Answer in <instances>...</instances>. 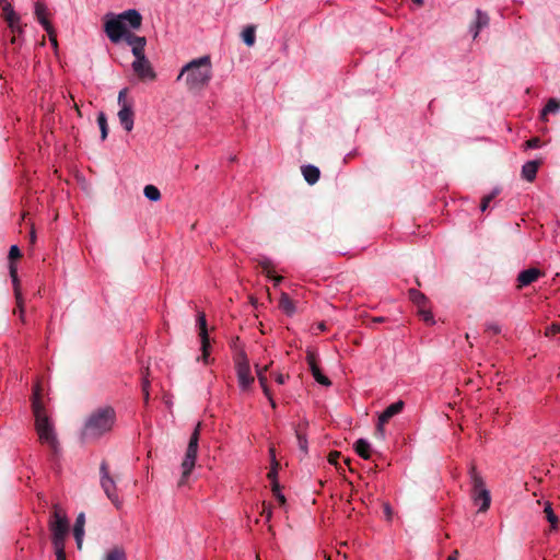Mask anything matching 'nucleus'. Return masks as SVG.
<instances>
[{"label": "nucleus", "instance_id": "nucleus-1", "mask_svg": "<svg viewBox=\"0 0 560 560\" xmlns=\"http://www.w3.org/2000/svg\"><path fill=\"white\" fill-rule=\"evenodd\" d=\"M116 422V411L112 406H102L93 410L85 419L81 430L84 441H93L110 432Z\"/></svg>", "mask_w": 560, "mask_h": 560}, {"label": "nucleus", "instance_id": "nucleus-2", "mask_svg": "<svg viewBox=\"0 0 560 560\" xmlns=\"http://www.w3.org/2000/svg\"><path fill=\"white\" fill-rule=\"evenodd\" d=\"M32 410L35 417V430L39 442L48 445L54 453H57L59 443L54 424L42 402L40 386L38 384H36L33 389Z\"/></svg>", "mask_w": 560, "mask_h": 560}, {"label": "nucleus", "instance_id": "nucleus-3", "mask_svg": "<svg viewBox=\"0 0 560 560\" xmlns=\"http://www.w3.org/2000/svg\"><path fill=\"white\" fill-rule=\"evenodd\" d=\"M184 77L188 90L199 91L206 88L212 79L210 56H202L186 63L177 75V81Z\"/></svg>", "mask_w": 560, "mask_h": 560}, {"label": "nucleus", "instance_id": "nucleus-4", "mask_svg": "<svg viewBox=\"0 0 560 560\" xmlns=\"http://www.w3.org/2000/svg\"><path fill=\"white\" fill-rule=\"evenodd\" d=\"M142 16L136 9H128L119 14L108 13L105 15L104 31L113 43H119L128 32V25L132 30L140 28Z\"/></svg>", "mask_w": 560, "mask_h": 560}, {"label": "nucleus", "instance_id": "nucleus-5", "mask_svg": "<svg viewBox=\"0 0 560 560\" xmlns=\"http://www.w3.org/2000/svg\"><path fill=\"white\" fill-rule=\"evenodd\" d=\"M200 427L201 424L197 423L194 432L190 435L185 457L182 463V477L178 481V487L186 485L188 477L190 476L192 469L195 468L198 454Z\"/></svg>", "mask_w": 560, "mask_h": 560}, {"label": "nucleus", "instance_id": "nucleus-6", "mask_svg": "<svg viewBox=\"0 0 560 560\" xmlns=\"http://www.w3.org/2000/svg\"><path fill=\"white\" fill-rule=\"evenodd\" d=\"M469 477L472 486L471 499L476 505H479L478 511L483 513L490 508V491L486 488L485 481L475 466L469 468Z\"/></svg>", "mask_w": 560, "mask_h": 560}, {"label": "nucleus", "instance_id": "nucleus-7", "mask_svg": "<svg viewBox=\"0 0 560 560\" xmlns=\"http://www.w3.org/2000/svg\"><path fill=\"white\" fill-rule=\"evenodd\" d=\"M49 529L51 532L52 545L65 544L70 524L66 513L58 505L54 506V512L49 520Z\"/></svg>", "mask_w": 560, "mask_h": 560}, {"label": "nucleus", "instance_id": "nucleus-8", "mask_svg": "<svg viewBox=\"0 0 560 560\" xmlns=\"http://www.w3.org/2000/svg\"><path fill=\"white\" fill-rule=\"evenodd\" d=\"M118 105L120 107L117 116L122 128L130 132L135 125L133 103L127 100V89L118 93Z\"/></svg>", "mask_w": 560, "mask_h": 560}, {"label": "nucleus", "instance_id": "nucleus-9", "mask_svg": "<svg viewBox=\"0 0 560 560\" xmlns=\"http://www.w3.org/2000/svg\"><path fill=\"white\" fill-rule=\"evenodd\" d=\"M100 471H101L102 489L104 490L108 500H110V502L115 505V508L120 509L122 506V501L120 500V498L117 493L116 482L109 475L108 466H107L106 462H102Z\"/></svg>", "mask_w": 560, "mask_h": 560}, {"label": "nucleus", "instance_id": "nucleus-10", "mask_svg": "<svg viewBox=\"0 0 560 560\" xmlns=\"http://www.w3.org/2000/svg\"><path fill=\"white\" fill-rule=\"evenodd\" d=\"M236 376L240 388L243 392H247L252 387L255 378L252 375L249 362L246 357H242L237 360Z\"/></svg>", "mask_w": 560, "mask_h": 560}, {"label": "nucleus", "instance_id": "nucleus-11", "mask_svg": "<svg viewBox=\"0 0 560 560\" xmlns=\"http://www.w3.org/2000/svg\"><path fill=\"white\" fill-rule=\"evenodd\" d=\"M131 67L141 81H154L156 79V73L145 56L135 58Z\"/></svg>", "mask_w": 560, "mask_h": 560}, {"label": "nucleus", "instance_id": "nucleus-12", "mask_svg": "<svg viewBox=\"0 0 560 560\" xmlns=\"http://www.w3.org/2000/svg\"><path fill=\"white\" fill-rule=\"evenodd\" d=\"M404 401L398 400L392 405H389L378 417V422L376 427V434L380 435L381 439L385 438L384 425L389 421L390 418L400 413L404 409Z\"/></svg>", "mask_w": 560, "mask_h": 560}, {"label": "nucleus", "instance_id": "nucleus-13", "mask_svg": "<svg viewBox=\"0 0 560 560\" xmlns=\"http://www.w3.org/2000/svg\"><path fill=\"white\" fill-rule=\"evenodd\" d=\"M34 13H35V16H36L38 23L48 33L51 44L56 47L57 39H56L54 27L47 19V15H48L47 7L43 2L37 1L34 5Z\"/></svg>", "mask_w": 560, "mask_h": 560}, {"label": "nucleus", "instance_id": "nucleus-14", "mask_svg": "<svg viewBox=\"0 0 560 560\" xmlns=\"http://www.w3.org/2000/svg\"><path fill=\"white\" fill-rule=\"evenodd\" d=\"M197 326L199 328V337L201 340V360L205 363H208V357H209V348H210V341H209V335L207 329V319L205 313H199L197 316ZM200 360V358H198Z\"/></svg>", "mask_w": 560, "mask_h": 560}, {"label": "nucleus", "instance_id": "nucleus-15", "mask_svg": "<svg viewBox=\"0 0 560 560\" xmlns=\"http://www.w3.org/2000/svg\"><path fill=\"white\" fill-rule=\"evenodd\" d=\"M122 39H125L126 43L131 46V52L135 56V58L145 56V54H144V48L147 45L145 37L137 36L132 33H127L124 35Z\"/></svg>", "mask_w": 560, "mask_h": 560}, {"label": "nucleus", "instance_id": "nucleus-16", "mask_svg": "<svg viewBox=\"0 0 560 560\" xmlns=\"http://www.w3.org/2000/svg\"><path fill=\"white\" fill-rule=\"evenodd\" d=\"M306 361L308 363L310 370L312 372L313 377L317 383L324 386H330L331 382L327 376H325L320 369L318 368L316 363V359L313 352H308L306 355Z\"/></svg>", "mask_w": 560, "mask_h": 560}, {"label": "nucleus", "instance_id": "nucleus-17", "mask_svg": "<svg viewBox=\"0 0 560 560\" xmlns=\"http://www.w3.org/2000/svg\"><path fill=\"white\" fill-rule=\"evenodd\" d=\"M540 276V271L536 268H529L518 273L517 282L518 287H526L533 283Z\"/></svg>", "mask_w": 560, "mask_h": 560}, {"label": "nucleus", "instance_id": "nucleus-18", "mask_svg": "<svg viewBox=\"0 0 560 560\" xmlns=\"http://www.w3.org/2000/svg\"><path fill=\"white\" fill-rule=\"evenodd\" d=\"M9 269H10V276H11L12 282L14 284V292H15V298H16V303H18L20 316L22 317L23 313H24V310H23V299L21 296V292H20V289H19V279H18L16 266L13 262H11L10 266H9Z\"/></svg>", "mask_w": 560, "mask_h": 560}, {"label": "nucleus", "instance_id": "nucleus-19", "mask_svg": "<svg viewBox=\"0 0 560 560\" xmlns=\"http://www.w3.org/2000/svg\"><path fill=\"white\" fill-rule=\"evenodd\" d=\"M488 24H489L488 14L486 12L481 11L480 9H477L476 10V21H475L474 25L470 27L474 39L477 38L480 30L488 26Z\"/></svg>", "mask_w": 560, "mask_h": 560}, {"label": "nucleus", "instance_id": "nucleus-20", "mask_svg": "<svg viewBox=\"0 0 560 560\" xmlns=\"http://www.w3.org/2000/svg\"><path fill=\"white\" fill-rule=\"evenodd\" d=\"M84 524H85V516L83 513H80L77 516L74 527H73V536L77 542V546L79 549L82 548L83 544V537H84Z\"/></svg>", "mask_w": 560, "mask_h": 560}, {"label": "nucleus", "instance_id": "nucleus-21", "mask_svg": "<svg viewBox=\"0 0 560 560\" xmlns=\"http://www.w3.org/2000/svg\"><path fill=\"white\" fill-rule=\"evenodd\" d=\"M302 174L307 184L314 185L319 179L320 172L318 167L308 164L302 166Z\"/></svg>", "mask_w": 560, "mask_h": 560}, {"label": "nucleus", "instance_id": "nucleus-22", "mask_svg": "<svg viewBox=\"0 0 560 560\" xmlns=\"http://www.w3.org/2000/svg\"><path fill=\"white\" fill-rule=\"evenodd\" d=\"M539 163L537 161H528L522 167V176L527 182H533L536 178Z\"/></svg>", "mask_w": 560, "mask_h": 560}, {"label": "nucleus", "instance_id": "nucleus-23", "mask_svg": "<svg viewBox=\"0 0 560 560\" xmlns=\"http://www.w3.org/2000/svg\"><path fill=\"white\" fill-rule=\"evenodd\" d=\"M255 368H256L257 378L260 384V387H261L265 396H269V387L267 384V376H266V372H267L269 365L260 366L259 364H256Z\"/></svg>", "mask_w": 560, "mask_h": 560}, {"label": "nucleus", "instance_id": "nucleus-24", "mask_svg": "<svg viewBox=\"0 0 560 560\" xmlns=\"http://www.w3.org/2000/svg\"><path fill=\"white\" fill-rule=\"evenodd\" d=\"M354 450L364 459H369L371 456V444L364 439H359L355 442Z\"/></svg>", "mask_w": 560, "mask_h": 560}, {"label": "nucleus", "instance_id": "nucleus-25", "mask_svg": "<svg viewBox=\"0 0 560 560\" xmlns=\"http://www.w3.org/2000/svg\"><path fill=\"white\" fill-rule=\"evenodd\" d=\"M409 299L420 308L425 307L428 303L427 296L417 289H410Z\"/></svg>", "mask_w": 560, "mask_h": 560}, {"label": "nucleus", "instance_id": "nucleus-26", "mask_svg": "<svg viewBox=\"0 0 560 560\" xmlns=\"http://www.w3.org/2000/svg\"><path fill=\"white\" fill-rule=\"evenodd\" d=\"M279 306L288 315H292L295 312V305L287 293L281 294Z\"/></svg>", "mask_w": 560, "mask_h": 560}, {"label": "nucleus", "instance_id": "nucleus-27", "mask_svg": "<svg viewBox=\"0 0 560 560\" xmlns=\"http://www.w3.org/2000/svg\"><path fill=\"white\" fill-rule=\"evenodd\" d=\"M560 110V101L557 98H550L541 110V118L546 119V116L550 113H557Z\"/></svg>", "mask_w": 560, "mask_h": 560}, {"label": "nucleus", "instance_id": "nucleus-28", "mask_svg": "<svg viewBox=\"0 0 560 560\" xmlns=\"http://www.w3.org/2000/svg\"><path fill=\"white\" fill-rule=\"evenodd\" d=\"M104 560H127V556L121 547H114L105 553Z\"/></svg>", "mask_w": 560, "mask_h": 560}, {"label": "nucleus", "instance_id": "nucleus-29", "mask_svg": "<svg viewBox=\"0 0 560 560\" xmlns=\"http://www.w3.org/2000/svg\"><path fill=\"white\" fill-rule=\"evenodd\" d=\"M255 32L256 28L254 25L246 26L242 32V39L249 47L255 44Z\"/></svg>", "mask_w": 560, "mask_h": 560}, {"label": "nucleus", "instance_id": "nucleus-30", "mask_svg": "<svg viewBox=\"0 0 560 560\" xmlns=\"http://www.w3.org/2000/svg\"><path fill=\"white\" fill-rule=\"evenodd\" d=\"M97 125L101 130V139L104 141L108 135V125L106 115L103 112H100L97 115Z\"/></svg>", "mask_w": 560, "mask_h": 560}, {"label": "nucleus", "instance_id": "nucleus-31", "mask_svg": "<svg viewBox=\"0 0 560 560\" xmlns=\"http://www.w3.org/2000/svg\"><path fill=\"white\" fill-rule=\"evenodd\" d=\"M143 194L150 201H159L161 199V192L154 185H147L143 189Z\"/></svg>", "mask_w": 560, "mask_h": 560}, {"label": "nucleus", "instance_id": "nucleus-32", "mask_svg": "<svg viewBox=\"0 0 560 560\" xmlns=\"http://www.w3.org/2000/svg\"><path fill=\"white\" fill-rule=\"evenodd\" d=\"M544 512L546 514V518L547 521L550 523L551 525V528L552 529H556L557 528V524H558V517L557 515L555 514L553 510H552V506L549 502H546L545 504V509H544Z\"/></svg>", "mask_w": 560, "mask_h": 560}, {"label": "nucleus", "instance_id": "nucleus-33", "mask_svg": "<svg viewBox=\"0 0 560 560\" xmlns=\"http://www.w3.org/2000/svg\"><path fill=\"white\" fill-rule=\"evenodd\" d=\"M499 194V189L492 190L489 195L485 196L480 203V210L483 212L488 209L490 202L495 198Z\"/></svg>", "mask_w": 560, "mask_h": 560}, {"label": "nucleus", "instance_id": "nucleus-34", "mask_svg": "<svg viewBox=\"0 0 560 560\" xmlns=\"http://www.w3.org/2000/svg\"><path fill=\"white\" fill-rule=\"evenodd\" d=\"M270 453H271V456H272V467L270 469V471L268 472V478L271 480L272 485L275 482H278L277 481V475H278V463L276 462V457H275V454H273V450L271 448L270 450Z\"/></svg>", "mask_w": 560, "mask_h": 560}, {"label": "nucleus", "instance_id": "nucleus-35", "mask_svg": "<svg viewBox=\"0 0 560 560\" xmlns=\"http://www.w3.org/2000/svg\"><path fill=\"white\" fill-rule=\"evenodd\" d=\"M419 314H420L421 318L423 319V322H425L427 324L433 325L435 323L434 318H433V314L430 311L425 310V307H420Z\"/></svg>", "mask_w": 560, "mask_h": 560}, {"label": "nucleus", "instance_id": "nucleus-36", "mask_svg": "<svg viewBox=\"0 0 560 560\" xmlns=\"http://www.w3.org/2000/svg\"><path fill=\"white\" fill-rule=\"evenodd\" d=\"M56 560H67L65 552V544L54 545Z\"/></svg>", "mask_w": 560, "mask_h": 560}, {"label": "nucleus", "instance_id": "nucleus-37", "mask_svg": "<svg viewBox=\"0 0 560 560\" xmlns=\"http://www.w3.org/2000/svg\"><path fill=\"white\" fill-rule=\"evenodd\" d=\"M4 20L7 21L9 27H13V26H16V23H20L21 19H20V15L14 12V13H10V15H7L4 18Z\"/></svg>", "mask_w": 560, "mask_h": 560}, {"label": "nucleus", "instance_id": "nucleus-38", "mask_svg": "<svg viewBox=\"0 0 560 560\" xmlns=\"http://www.w3.org/2000/svg\"><path fill=\"white\" fill-rule=\"evenodd\" d=\"M296 438L299 442V447L301 451L306 452L307 451V440L304 435L301 434L299 430H296Z\"/></svg>", "mask_w": 560, "mask_h": 560}, {"label": "nucleus", "instance_id": "nucleus-39", "mask_svg": "<svg viewBox=\"0 0 560 560\" xmlns=\"http://www.w3.org/2000/svg\"><path fill=\"white\" fill-rule=\"evenodd\" d=\"M272 492H273L275 497L278 499V501H279L281 504H284V503H285V498H284V495L281 493L280 488H279V483H278V482H275V483H273Z\"/></svg>", "mask_w": 560, "mask_h": 560}, {"label": "nucleus", "instance_id": "nucleus-40", "mask_svg": "<svg viewBox=\"0 0 560 560\" xmlns=\"http://www.w3.org/2000/svg\"><path fill=\"white\" fill-rule=\"evenodd\" d=\"M259 264L261 265L264 271L267 273V275H270V270L271 268L273 267L272 266V262L269 258H262Z\"/></svg>", "mask_w": 560, "mask_h": 560}, {"label": "nucleus", "instance_id": "nucleus-41", "mask_svg": "<svg viewBox=\"0 0 560 560\" xmlns=\"http://www.w3.org/2000/svg\"><path fill=\"white\" fill-rule=\"evenodd\" d=\"M21 256L20 248L16 245H12L9 250V259L14 260Z\"/></svg>", "mask_w": 560, "mask_h": 560}, {"label": "nucleus", "instance_id": "nucleus-42", "mask_svg": "<svg viewBox=\"0 0 560 560\" xmlns=\"http://www.w3.org/2000/svg\"><path fill=\"white\" fill-rule=\"evenodd\" d=\"M486 329L495 335L501 332V326L498 323H488Z\"/></svg>", "mask_w": 560, "mask_h": 560}, {"label": "nucleus", "instance_id": "nucleus-43", "mask_svg": "<svg viewBox=\"0 0 560 560\" xmlns=\"http://www.w3.org/2000/svg\"><path fill=\"white\" fill-rule=\"evenodd\" d=\"M149 386H150L149 381L147 378H144L143 382H142V392H143V398H144L145 402H148L149 397H150Z\"/></svg>", "mask_w": 560, "mask_h": 560}, {"label": "nucleus", "instance_id": "nucleus-44", "mask_svg": "<svg viewBox=\"0 0 560 560\" xmlns=\"http://www.w3.org/2000/svg\"><path fill=\"white\" fill-rule=\"evenodd\" d=\"M540 147V140L538 138H532L526 141V148L528 149H537Z\"/></svg>", "mask_w": 560, "mask_h": 560}, {"label": "nucleus", "instance_id": "nucleus-45", "mask_svg": "<svg viewBox=\"0 0 560 560\" xmlns=\"http://www.w3.org/2000/svg\"><path fill=\"white\" fill-rule=\"evenodd\" d=\"M558 332H560V326L558 324H552L547 328L546 336H553Z\"/></svg>", "mask_w": 560, "mask_h": 560}, {"label": "nucleus", "instance_id": "nucleus-46", "mask_svg": "<svg viewBox=\"0 0 560 560\" xmlns=\"http://www.w3.org/2000/svg\"><path fill=\"white\" fill-rule=\"evenodd\" d=\"M288 378H289V375H287V374H282V373H276L275 374V381L279 385H283L287 382Z\"/></svg>", "mask_w": 560, "mask_h": 560}, {"label": "nucleus", "instance_id": "nucleus-47", "mask_svg": "<svg viewBox=\"0 0 560 560\" xmlns=\"http://www.w3.org/2000/svg\"><path fill=\"white\" fill-rule=\"evenodd\" d=\"M11 32L14 35H18L19 37L23 34L24 30L23 26L20 25V23H16V26L10 27Z\"/></svg>", "mask_w": 560, "mask_h": 560}, {"label": "nucleus", "instance_id": "nucleus-48", "mask_svg": "<svg viewBox=\"0 0 560 560\" xmlns=\"http://www.w3.org/2000/svg\"><path fill=\"white\" fill-rule=\"evenodd\" d=\"M339 456H340V453L331 452L329 454V458H328L329 463L332 464V465H337V460H338Z\"/></svg>", "mask_w": 560, "mask_h": 560}, {"label": "nucleus", "instance_id": "nucleus-49", "mask_svg": "<svg viewBox=\"0 0 560 560\" xmlns=\"http://www.w3.org/2000/svg\"><path fill=\"white\" fill-rule=\"evenodd\" d=\"M2 10H3V15H4V18H5L7 15H10V13H14V12H15V11L13 10L12 5H11L10 3H8V2H5V4L3 5Z\"/></svg>", "mask_w": 560, "mask_h": 560}, {"label": "nucleus", "instance_id": "nucleus-50", "mask_svg": "<svg viewBox=\"0 0 560 560\" xmlns=\"http://www.w3.org/2000/svg\"><path fill=\"white\" fill-rule=\"evenodd\" d=\"M270 402V406L275 409L277 407L275 399L272 398L271 392L269 390V396H266Z\"/></svg>", "mask_w": 560, "mask_h": 560}, {"label": "nucleus", "instance_id": "nucleus-51", "mask_svg": "<svg viewBox=\"0 0 560 560\" xmlns=\"http://www.w3.org/2000/svg\"><path fill=\"white\" fill-rule=\"evenodd\" d=\"M30 241H31L32 244H34L35 241H36V233H35L34 228H32V230H31Z\"/></svg>", "mask_w": 560, "mask_h": 560}, {"label": "nucleus", "instance_id": "nucleus-52", "mask_svg": "<svg viewBox=\"0 0 560 560\" xmlns=\"http://www.w3.org/2000/svg\"><path fill=\"white\" fill-rule=\"evenodd\" d=\"M458 551L455 550L452 555L447 557V560H457Z\"/></svg>", "mask_w": 560, "mask_h": 560}, {"label": "nucleus", "instance_id": "nucleus-53", "mask_svg": "<svg viewBox=\"0 0 560 560\" xmlns=\"http://www.w3.org/2000/svg\"><path fill=\"white\" fill-rule=\"evenodd\" d=\"M384 320H385V318H384V317H374V318L372 319V322H373V323H383Z\"/></svg>", "mask_w": 560, "mask_h": 560}, {"label": "nucleus", "instance_id": "nucleus-54", "mask_svg": "<svg viewBox=\"0 0 560 560\" xmlns=\"http://www.w3.org/2000/svg\"><path fill=\"white\" fill-rule=\"evenodd\" d=\"M317 329L320 330V331H324L326 329V325L324 323H319L317 325Z\"/></svg>", "mask_w": 560, "mask_h": 560}, {"label": "nucleus", "instance_id": "nucleus-55", "mask_svg": "<svg viewBox=\"0 0 560 560\" xmlns=\"http://www.w3.org/2000/svg\"><path fill=\"white\" fill-rule=\"evenodd\" d=\"M413 3L418 4V5H422L423 4V0H411Z\"/></svg>", "mask_w": 560, "mask_h": 560}, {"label": "nucleus", "instance_id": "nucleus-56", "mask_svg": "<svg viewBox=\"0 0 560 560\" xmlns=\"http://www.w3.org/2000/svg\"><path fill=\"white\" fill-rule=\"evenodd\" d=\"M275 280L278 283V282H280L282 280V278L281 277H276Z\"/></svg>", "mask_w": 560, "mask_h": 560}, {"label": "nucleus", "instance_id": "nucleus-57", "mask_svg": "<svg viewBox=\"0 0 560 560\" xmlns=\"http://www.w3.org/2000/svg\"><path fill=\"white\" fill-rule=\"evenodd\" d=\"M12 43H13V44H14V43H16V37H15V36H13V38H12Z\"/></svg>", "mask_w": 560, "mask_h": 560}, {"label": "nucleus", "instance_id": "nucleus-58", "mask_svg": "<svg viewBox=\"0 0 560 560\" xmlns=\"http://www.w3.org/2000/svg\"><path fill=\"white\" fill-rule=\"evenodd\" d=\"M257 560H259V559H257Z\"/></svg>", "mask_w": 560, "mask_h": 560}]
</instances>
